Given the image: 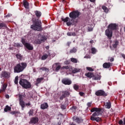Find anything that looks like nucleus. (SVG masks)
Segmentation results:
<instances>
[{"instance_id": "15", "label": "nucleus", "mask_w": 125, "mask_h": 125, "mask_svg": "<svg viewBox=\"0 0 125 125\" xmlns=\"http://www.w3.org/2000/svg\"><path fill=\"white\" fill-rule=\"evenodd\" d=\"M22 5L25 9H29L30 8V4L28 2V1L26 0H23L22 1Z\"/></svg>"}, {"instance_id": "8", "label": "nucleus", "mask_w": 125, "mask_h": 125, "mask_svg": "<svg viewBox=\"0 0 125 125\" xmlns=\"http://www.w3.org/2000/svg\"><path fill=\"white\" fill-rule=\"evenodd\" d=\"M95 94L97 96H103L106 97L108 96V93L105 92L103 90H99L95 92Z\"/></svg>"}, {"instance_id": "27", "label": "nucleus", "mask_w": 125, "mask_h": 125, "mask_svg": "<svg viewBox=\"0 0 125 125\" xmlns=\"http://www.w3.org/2000/svg\"><path fill=\"white\" fill-rule=\"evenodd\" d=\"M16 57L17 59H19V60H22V59H23V56H22L21 54H17L16 55Z\"/></svg>"}, {"instance_id": "14", "label": "nucleus", "mask_w": 125, "mask_h": 125, "mask_svg": "<svg viewBox=\"0 0 125 125\" xmlns=\"http://www.w3.org/2000/svg\"><path fill=\"white\" fill-rule=\"evenodd\" d=\"M47 39V38H46V37L45 36H42L41 38V39H38L36 41V42L38 44H41V43H42V42H45V41H46Z\"/></svg>"}, {"instance_id": "19", "label": "nucleus", "mask_w": 125, "mask_h": 125, "mask_svg": "<svg viewBox=\"0 0 125 125\" xmlns=\"http://www.w3.org/2000/svg\"><path fill=\"white\" fill-rule=\"evenodd\" d=\"M92 79L95 81L100 80H101V76L99 74H93Z\"/></svg>"}, {"instance_id": "9", "label": "nucleus", "mask_w": 125, "mask_h": 125, "mask_svg": "<svg viewBox=\"0 0 125 125\" xmlns=\"http://www.w3.org/2000/svg\"><path fill=\"white\" fill-rule=\"evenodd\" d=\"M10 77V73L8 71H3L1 73V79H9Z\"/></svg>"}, {"instance_id": "54", "label": "nucleus", "mask_w": 125, "mask_h": 125, "mask_svg": "<svg viewBox=\"0 0 125 125\" xmlns=\"http://www.w3.org/2000/svg\"><path fill=\"white\" fill-rule=\"evenodd\" d=\"M11 16H12V14H8L7 15L5 16V17H10Z\"/></svg>"}, {"instance_id": "63", "label": "nucleus", "mask_w": 125, "mask_h": 125, "mask_svg": "<svg viewBox=\"0 0 125 125\" xmlns=\"http://www.w3.org/2000/svg\"><path fill=\"white\" fill-rule=\"evenodd\" d=\"M91 2H94L95 1V0H89Z\"/></svg>"}, {"instance_id": "58", "label": "nucleus", "mask_w": 125, "mask_h": 125, "mask_svg": "<svg viewBox=\"0 0 125 125\" xmlns=\"http://www.w3.org/2000/svg\"><path fill=\"white\" fill-rule=\"evenodd\" d=\"M121 56L124 59H125V55L124 54H121Z\"/></svg>"}, {"instance_id": "51", "label": "nucleus", "mask_w": 125, "mask_h": 125, "mask_svg": "<svg viewBox=\"0 0 125 125\" xmlns=\"http://www.w3.org/2000/svg\"><path fill=\"white\" fill-rule=\"evenodd\" d=\"M119 125H122L123 124H124V121L123 120H120L118 122Z\"/></svg>"}, {"instance_id": "61", "label": "nucleus", "mask_w": 125, "mask_h": 125, "mask_svg": "<svg viewBox=\"0 0 125 125\" xmlns=\"http://www.w3.org/2000/svg\"><path fill=\"white\" fill-rule=\"evenodd\" d=\"M94 42V41L93 40H91L90 41V43H93Z\"/></svg>"}, {"instance_id": "29", "label": "nucleus", "mask_w": 125, "mask_h": 125, "mask_svg": "<svg viewBox=\"0 0 125 125\" xmlns=\"http://www.w3.org/2000/svg\"><path fill=\"white\" fill-rule=\"evenodd\" d=\"M11 107L8 106V105H6L5 108H4V112H7L8 111H11Z\"/></svg>"}, {"instance_id": "26", "label": "nucleus", "mask_w": 125, "mask_h": 125, "mask_svg": "<svg viewBox=\"0 0 125 125\" xmlns=\"http://www.w3.org/2000/svg\"><path fill=\"white\" fill-rule=\"evenodd\" d=\"M85 76H86V77H87V78H93V73L92 72H88L87 73H86L85 74Z\"/></svg>"}, {"instance_id": "10", "label": "nucleus", "mask_w": 125, "mask_h": 125, "mask_svg": "<svg viewBox=\"0 0 125 125\" xmlns=\"http://www.w3.org/2000/svg\"><path fill=\"white\" fill-rule=\"evenodd\" d=\"M73 121L76 122L77 124L80 125V124H83V119L82 117H79L78 116H74L72 118Z\"/></svg>"}, {"instance_id": "62", "label": "nucleus", "mask_w": 125, "mask_h": 125, "mask_svg": "<svg viewBox=\"0 0 125 125\" xmlns=\"http://www.w3.org/2000/svg\"><path fill=\"white\" fill-rule=\"evenodd\" d=\"M45 48H46L47 49H49V46H46V47H45Z\"/></svg>"}, {"instance_id": "46", "label": "nucleus", "mask_w": 125, "mask_h": 125, "mask_svg": "<svg viewBox=\"0 0 125 125\" xmlns=\"http://www.w3.org/2000/svg\"><path fill=\"white\" fill-rule=\"evenodd\" d=\"M61 69L62 70H64V69L68 70V69H69V66L67 65V66H62V67Z\"/></svg>"}, {"instance_id": "35", "label": "nucleus", "mask_w": 125, "mask_h": 125, "mask_svg": "<svg viewBox=\"0 0 125 125\" xmlns=\"http://www.w3.org/2000/svg\"><path fill=\"white\" fill-rule=\"evenodd\" d=\"M80 72H81L80 69L74 68V69L72 70V73H73V74H76V73H80Z\"/></svg>"}, {"instance_id": "16", "label": "nucleus", "mask_w": 125, "mask_h": 125, "mask_svg": "<svg viewBox=\"0 0 125 125\" xmlns=\"http://www.w3.org/2000/svg\"><path fill=\"white\" fill-rule=\"evenodd\" d=\"M112 66H113V63L110 62H105L103 64V67L104 69H109Z\"/></svg>"}, {"instance_id": "2", "label": "nucleus", "mask_w": 125, "mask_h": 125, "mask_svg": "<svg viewBox=\"0 0 125 125\" xmlns=\"http://www.w3.org/2000/svg\"><path fill=\"white\" fill-rule=\"evenodd\" d=\"M101 111H102V109L100 108L93 107L90 110V112H91V113L95 112L92 114V116L90 117V120L96 121L97 123L100 122V121H101V118L99 117H97V116L100 115V112H101Z\"/></svg>"}, {"instance_id": "60", "label": "nucleus", "mask_w": 125, "mask_h": 125, "mask_svg": "<svg viewBox=\"0 0 125 125\" xmlns=\"http://www.w3.org/2000/svg\"><path fill=\"white\" fill-rule=\"evenodd\" d=\"M88 31L89 32H91L92 31L93 29L91 27L88 28Z\"/></svg>"}, {"instance_id": "56", "label": "nucleus", "mask_w": 125, "mask_h": 125, "mask_svg": "<svg viewBox=\"0 0 125 125\" xmlns=\"http://www.w3.org/2000/svg\"><path fill=\"white\" fill-rule=\"evenodd\" d=\"M72 42H67V46H70V45L71 44V43Z\"/></svg>"}, {"instance_id": "52", "label": "nucleus", "mask_w": 125, "mask_h": 125, "mask_svg": "<svg viewBox=\"0 0 125 125\" xmlns=\"http://www.w3.org/2000/svg\"><path fill=\"white\" fill-rule=\"evenodd\" d=\"M79 95H80V96H83V95H84V93L83 92H79Z\"/></svg>"}, {"instance_id": "28", "label": "nucleus", "mask_w": 125, "mask_h": 125, "mask_svg": "<svg viewBox=\"0 0 125 125\" xmlns=\"http://www.w3.org/2000/svg\"><path fill=\"white\" fill-rule=\"evenodd\" d=\"M19 104L22 109L25 108V102H24V101H20Z\"/></svg>"}, {"instance_id": "13", "label": "nucleus", "mask_w": 125, "mask_h": 125, "mask_svg": "<svg viewBox=\"0 0 125 125\" xmlns=\"http://www.w3.org/2000/svg\"><path fill=\"white\" fill-rule=\"evenodd\" d=\"M62 83L63 84H65V85H70V84H72V81L69 79L64 78L62 80Z\"/></svg>"}, {"instance_id": "49", "label": "nucleus", "mask_w": 125, "mask_h": 125, "mask_svg": "<svg viewBox=\"0 0 125 125\" xmlns=\"http://www.w3.org/2000/svg\"><path fill=\"white\" fill-rule=\"evenodd\" d=\"M91 104H92V102H88L87 103V106H88V107H91Z\"/></svg>"}, {"instance_id": "36", "label": "nucleus", "mask_w": 125, "mask_h": 125, "mask_svg": "<svg viewBox=\"0 0 125 125\" xmlns=\"http://www.w3.org/2000/svg\"><path fill=\"white\" fill-rule=\"evenodd\" d=\"M91 50L92 54H95L97 52V50L95 47H92Z\"/></svg>"}, {"instance_id": "1", "label": "nucleus", "mask_w": 125, "mask_h": 125, "mask_svg": "<svg viewBox=\"0 0 125 125\" xmlns=\"http://www.w3.org/2000/svg\"><path fill=\"white\" fill-rule=\"evenodd\" d=\"M80 15H81V12H79V11H72L69 14L70 18L67 17L64 19L62 18L61 19L64 23L66 22L67 26H76L77 23L79 22V20L77 18H79Z\"/></svg>"}, {"instance_id": "20", "label": "nucleus", "mask_w": 125, "mask_h": 125, "mask_svg": "<svg viewBox=\"0 0 125 125\" xmlns=\"http://www.w3.org/2000/svg\"><path fill=\"white\" fill-rule=\"evenodd\" d=\"M48 56H51V55L50 54V53L49 51L47 52V54H44L42 56L41 59L42 60H45V59H47V58Z\"/></svg>"}, {"instance_id": "25", "label": "nucleus", "mask_w": 125, "mask_h": 125, "mask_svg": "<svg viewBox=\"0 0 125 125\" xmlns=\"http://www.w3.org/2000/svg\"><path fill=\"white\" fill-rule=\"evenodd\" d=\"M67 36H68V37H71L72 36L73 37H76L77 36V34H76V32H67Z\"/></svg>"}, {"instance_id": "47", "label": "nucleus", "mask_w": 125, "mask_h": 125, "mask_svg": "<svg viewBox=\"0 0 125 125\" xmlns=\"http://www.w3.org/2000/svg\"><path fill=\"white\" fill-rule=\"evenodd\" d=\"M86 69L88 71H90V72H93L94 70L91 67H87Z\"/></svg>"}, {"instance_id": "31", "label": "nucleus", "mask_w": 125, "mask_h": 125, "mask_svg": "<svg viewBox=\"0 0 125 125\" xmlns=\"http://www.w3.org/2000/svg\"><path fill=\"white\" fill-rule=\"evenodd\" d=\"M114 43L112 45V46L113 47V48H116L117 47V46H118V45H119V41H118V40H116L114 42Z\"/></svg>"}, {"instance_id": "32", "label": "nucleus", "mask_w": 125, "mask_h": 125, "mask_svg": "<svg viewBox=\"0 0 125 125\" xmlns=\"http://www.w3.org/2000/svg\"><path fill=\"white\" fill-rule=\"evenodd\" d=\"M105 107L107 109H110L111 108V107H112V105H111V102L108 101V102L106 103Z\"/></svg>"}, {"instance_id": "50", "label": "nucleus", "mask_w": 125, "mask_h": 125, "mask_svg": "<svg viewBox=\"0 0 125 125\" xmlns=\"http://www.w3.org/2000/svg\"><path fill=\"white\" fill-rule=\"evenodd\" d=\"M84 58H86L87 59H90L91 58L90 56L89 55H86L84 57Z\"/></svg>"}, {"instance_id": "38", "label": "nucleus", "mask_w": 125, "mask_h": 125, "mask_svg": "<svg viewBox=\"0 0 125 125\" xmlns=\"http://www.w3.org/2000/svg\"><path fill=\"white\" fill-rule=\"evenodd\" d=\"M40 70H41L42 71H44L45 72H48L49 71L48 68L45 67L40 68Z\"/></svg>"}, {"instance_id": "30", "label": "nucleus", "mask_w": 125, "mask_h": 125, "mask_svg": "<svg viewBox=\"0 0 125 125\" xmlns=\"http://www.w3.org/2000/svg\"><path fill=\"white\" fill-rule=\"evenodd\" d=\"M24 97H25L24 96V95H22V94H19V101H23L24 100Z\"/></svg>"}, {"instance_id": "11", "label": "nucleus", "mask_w": 125, "mask_h": 125, "mask_svg": "<svg viewBox=\"0 0 125 125\" xmlns=\"http://www.w3.org/2000/svg\"><path fill=\"white\" fill-rule=\"evenodd\" d=\"M105 36L107 37L108 40H112L113 37V31L107 28L105 31Z\"/></svg>"}, {"instance_id": "45", "label": "nucleus", "mask_w": 125, "mask_h": 125, "mask_svg": "<svg viewBox=\"0 0 125 125\" xmlns=\"http://www.w3.org/2000/svg\"><path fill=\"white\" fill-rule=\"evenodd\" d=\"M66 105H64V104H62L61 105V108H62V110H65L66 109Z\"/></svg>"}, {"instance_id": "57", "label": "nucleus", "mask_w": 125, "mask_h": 125, "mask_svg": "<svg viewBox=\"0 0 125 125\" xmlns=\"http://www.w3.org/2000/svg\"><path fill=\"white\" fill-rule=\"evenodd\" d=\"M5 98H6L7 99H9V95L8 94L5 95Z\"/></svg>"}, {"instance_id": "64", "label": "nucleus", "mask_w": 125, "mask_h": 125, "mask_svg": "<svg viewBox=\"0 0 125 125\" xmlns=\"http://www.w3.org/2000/svg\"><path fill=\"white\" fill-rule=\"evenodd\" d=\"M123 124L124 125H125V117L124 118V122Z\"/></svg>"}, {"instance_id": "40", "label": "nucleus", "mask_w": 125, "mask_h": 125, "mask_svg": "<svg viewBox=\"0 0 125 125\" xmlns=\"http://www.w3.org/2000/svg\"><path fill=\"white\" fill-rule=\"evenodd\" d=\"M70 60L71 62H73V63H78V60L76 58H71Z\"/></svg>"}, {"instance_id": "59", "label": "nucleus", "mask_w": 125, "mask_h": 125, "mask_svg": "<svg viewBox=\"0 0 125 125\" xmlns=\"http://www.w3.org/2000/svg\"><path fill=\"white\" fill-rule=\"evenodd\" d=\"M25 105L26 106H30L31 105V103L30 102H29L28 103L25 104Z\"/></svg>"}, {"instance_id": "18", "label": "nucleus", "mask_w": 125, "mask_h": 125, "mask_svg": "<svg viewBox=\"0 0 125 125\" xmlns=\"http://www.w3.org/2000/svg\"><path fill=\"white\" fill-rule=\"evenodd\" d=\"M5 29H8L7 25L4 22H2L0 23V30L3 29L4 30Z\"/></svg>"}, {"instance_id": "44", "label": "nucleus", "mask_w": 125, "mask_h": 125, "mask_svg": "<svg viewBox=\"0 0 125 125\" xmlns=\"http://www.w3.org/2000/svg\"><path fill=\"white\" fill-rule=\"evenodd\" d=\"M18 80H19V77H18V76H16V77H15V82H14V83H15L16 84H18Z\"/></svg>"}, {"instance_id": "41", "label": "nucleus", "mask_w": 125, "mask_h": 125, "mask_svg": "<svg viewBox=\"0 0 125 125\" xmlns=\"http://www.w3.org/2000/svg\"><path fill=\"white\" fill-rule=\"evenodd\" d=\"M21 42H22V44H23V45H24V46H25L26 44L27 43H28V42H26V40L24 39H21Z\"/></svg>"}, {"instance_id": "5", "label": "nucleus", "mask_w": 125, "mask_h": 125, "mask_svg": "<svg viewBox=\"0 0 125 125\" xmlns=\"http://www.w3.org/2000/svg\"><path fill=\"white\" fill-rule=\"evenodd\" d=\"M19 83L23 88L25 89H28L32 87L31 83L26 79H21L19 81Z\"/></svg>"}, {"instance_id": "37", "label": "nucleus", "mask_w": 125, "mask_h": 125, "mask_svg": "<svg viewBox=\"0 0 125 125\" xmlns=\"http://www.w3.org/2000/svg\"><path fill=\"white\" fill-rule=\"evenodd\" d=\"M76 52H77V48L75 47H73L70 50V53H76Z\"/></svg>"}, {"instance_id": "33", "label": "nucleus", "mask_w": 125, "mask_h": 125, "mask_svg": "<svg viewBox=\"0 0 125 125\" xmlns=\"http://www.w3.org/2000/svg\"><path fill=\"white\" fill-rule=\"evenodd\" d=\"M102 9L104 10V12H105V13H108L109 11V9H108V8H107V7H106V6L103 5L102 6Z\"/></svg>"}, {"instance_id": "34", "label": "nucleus", "mask_w": 125, "mask_h": 125, "mask_svg": "<svg viewBox=\"0 0 125 125\" xmlns=\"http://www.w3.org/2000/svg\"><path fill=\"white\" fill-rule=\"evenodd\" d=\"M35 15H36L37 17H41L42 16V13L39 11H36Z\"/></svg>"}, {"instance_id": "17", "label": "nucleus", "mask_w": 125, "mask_h": 125, "mask_svg": "<svg viewBox=\"0 0 125 125\" xmlns=\"http://www.w3.org/2000/svg\"><path fill=\"white\" fill-rule=\"evenodd\" d=\"M30 123L36 125V124L39 123V118L38 117H32L30 120Z\"/></svg>"}, {"instance_id": "53", "label": "nucleus", "mask_w": 125, "mask_h": 125, "mask_svg": "<svg viewBox=\"0 0 125 125\" xmlns=\"http://www.w3.org/2000/svg\"><path fill=\"white\" fill-rule=\"evenodd\" d=\"M14 46H17V47H19V46H20V44H19V43H15Z\"/></svg>"}, {"instance_id": "21", "label": "nucleus", "mask_w": 125, "mask_h": 125, "mask_svg": "<svg viewBox=\"0 0 125 125\" xmlns=\"http://www.w3.org/2000/svg\"><path fill=\"white\" fill-rule=\"evenodd\" d=\"M48 108V104L47 103H45L41 105V109L42 110H45V109H47Z\"/></svg>"}, {"instance_id": "22", "label": "nucleus", "mask_w": 125, "mask_h": 125, "mask_svg": "<svg viewBox=\"0 0 125 125\" xmlns=\"http://www.w3.org/2000/svg\"><path fill=\"white\" fill-rule=\"evenodd\" d=\"M26 48L28 50H33L34 49V47L33 45H31L29 43H26V45L25 46Z\"/></svg>"}, {"instance_id": "48", "label": "nucleus", "mask_w": 125, "mask_h": 125, "mask_svg": "<svg viewBox=\"0 0 125 125\" xmlns=\"http://www.w3.org/2000/svg\"><path fill=\"white\" fill-rule=\"evenodd\" d=\"M18 113V112L15 111H12V112H10V114H11V115H16Z\"/></svg>"}, {"instance_id": "3", "label": "nucleus", "mask_w": 125, "mask_h": 125, "mask_svg": "<svg viewBox=\"0 0 125 125\" xmlns=\"http://www.w3.org/2000/svg\"><path fill=\"white\" fill-rule=\"evenodd\" d=\"M27 68V63L26 62H20L16 64L14 67V73H21L23 72Z\"/></svg>"}, {"instance_id": "39", "label": "nucleus", "mask_w": 125, "mask_h": 125, "mask_svg": "<svg viewBox=\"0 0 125 125\" xmlns=\"http://www.w3.org/2000/svg\"><path fill=\"white\" fill-rule=\"evenodd\" d=\"M28 115L30 117L33 116L34 115V109H30L28 112Z\"/></svg>"}, {"instance_id": "43", "label": "nucleus", "mask_w": 125, "mask_h": 125, "mask_svg": "<svg viewBox=\"0 0 125 125\" xmlns=\"http://www.w3.org/2000/svg\"><path fill=\"white\" fill-rule=\"evenodd\" d=\"M115 60V59L113 57H109L108 58V61H110V62H113V61Z\"/></svg>"}, {"instance_id": "6", "label": "nucleus", "mask_w": 125, "mask_h": 125, "mask_svg": "<svg viewBox=\"0 0 125 125\" xmlns=\"http://www.w3.org/2000/svg\"><path fill=\"white\" fill-rule=\"evenodd\" d=\"M62 94L60 97V100H63L64 98H66V97H69V96H70V94H71L70 91L68 90L62 91Z\"/></svg>"}, {"instance_id": "24", "label": "nucleus", "mask_w": 125, "mask_h": 125, "mask_svg": "<svg viewBox=\"0 0 125 125\" xmlns=\"http://www.w3.org/2000/svg\"><path fill=\"white\" fill-rule=\"evenodd\" d=\"M6 87H7V84H3L2 88L0 90V93H1V92H4L5 91V89H6Z\"/></svg>"}, {"instance_id": "55", "label": "nucleus", "mask_w": 125, "mask_h": 125, "mask_svg": "<svg viewBox=\"0 0 125 125\" xmlns=\"http://www.w3.org/2000/svg\"><path fill=\"white\" fill-rule=\"evenodd\" d=\"M69 125H77L76 124V123H75V122H71L70 123H69Z\"/></svg>"}, {"instance_id": "4", "label": "nucleus", "mask_w": 125, "mask_h": 125, "mask_svg": "<svg viewBox=\"0 0 125 125\" xmlns=\"http://www.w3.org/2000/svg\"><path fill=\"white\" fill-rule=\"evenodd\" d=\"M31 29L34 31H42V21L39 20H35L33 22V24L30 26Z\"/></svg>"}, {"instance_id": "42", "label": "nucleus", "mask_w": 125, "mask_h": 125, "mask_svg": "<svg viewBox=\"0 0 125 125\" xmlns=\"http://www.w3.org/2000/svg\"><path fill=\"white\" fill-rule=\"evenodd\" d=\"M73 88H74V89H75V90H76L77 91L79 90V85H76V84H75L73 85Z\"/></svg>"}, {"instance_id": "23", "label": "nucleus", "mask_w": 125, "mask_h": 125, "mask_svg": "<svg viewBox=\"0 0 125 125\" xmlns=\"http://www.w3.org/2000/svg\"><path fill=\"white\" fill-rule=\"evenodd\" d=\"M43 77H41V78H38L36 80V83H35V85L38 86V85L39 83H42V81H43Z\"/></svg>"}, {"instance_id": "7", "label": "nucleus", "mask_w": 125, "mask_h": 125, "mask_svg": "<svg viewBox=\"0 0 125 125\" xmlns=\"http://www.w3.org/2000/svg\"><path fill=\"white\" fill-rule=\"evenodd\" d=\"M61 68V64H60V62H56L52 65L53 70L55 71V72H59Z\"/></svg>"}, {"instance_id": "12", "label": "nucleus", "mask_w": 125, "mask_h": 125, "mask_svg": "<svg viewBox=\"0 0 125 125\" xmlns=\"http://www.w3.org/2000/svg\"><path fill=\"white\" fill-rule=\"evenodd\" d=\"M107 29L110 30V31H115L117 30V24L116 23H110L108 25Z\"/></svg>"}]
</instances>
